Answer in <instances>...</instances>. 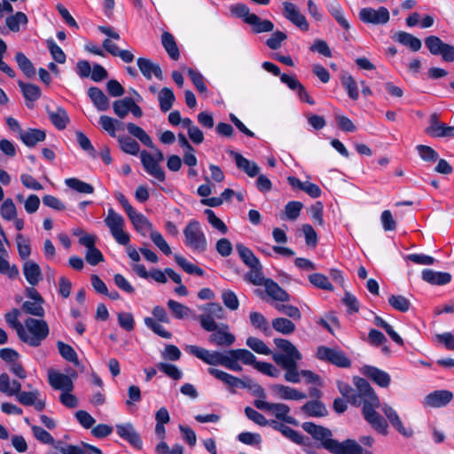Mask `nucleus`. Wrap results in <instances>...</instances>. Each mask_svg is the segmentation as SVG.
Segmentation results:
<instances>
[{"label": "nucleus", "instance_id": "1", "mask_svg": "<svg viewBox=\"0 0 454 454\" xmlns=\"http://www.w3.org/2000/svg\"><path fill=\"white\" fill-rule=\"evenodd\" d=\"M273 341L281 353L273 354L272 359L286 371L284 378L287 382L299 383L302 376L307 383L322 386L319 375L309 370L298 371V361L301 360L302 356L291 341L282 338H275Z\"/></svg>", "mask_w": 454, "mask_h": 454}, {"label": "nucleus", "instance_id": "2", "mask_svg": "<svg viewBox=\"0 0 454 454\" xmlns=\"http://www.w3.org/2000/svg\"><path fill=\"white\" fill-rule=\"evenodd\" d=\"M50 330L46 321L28 317L24 322L23 333L20 340L31 347H39L49 335Z\"/></svg>", "mask_w": 454, "mask_h": 454}, {"label": "nucleus", "instance_id": "3", "mask_svg": "<svg viewBox=\"0 0 454 454\" xmlns=\"http://www.w3.org/2000/svg\"><path fill=\"white\" fill-rule=\"evenodd\" d=\"M184 245L193 253L207 250V239L199 221L191 220L184 229Z\"/></svg>", "mask_w": 454, "mask_h": 454}, {"label": "nucleus", "instance_id": "4", "mask_svg": "<svg viewBox=\"0 0 454 454\" xmlns=\"http://www.w3.org/2000/svg\"><path fill=\"white\" fill-rule=\"evenodd\" d=\"M316 357L340 368H349L351 366L350 359L338 348L319 346L317 348Z\"/></svg>", "mask_w": 454, "mask_h": 454}, {"label": "nucleus", "instance_id": "5", "mask_svg": "<svg viewBox=\"0 0 454 454\" xmlns=\"http://www.w3.org/2000/svg\"><path fill=\"white\" fill-rule=\"evenodd\" d=\"M184 350L200 359L204 363L209 365H223L224 366L227 356L229 355V350L226 352H219V351H210L208 349L200 348L196 345H187L184 348Z\"/></svg>", "mask_w": 454, "mask_h": 454}, {"label": "nucleus", "instance_id": "6", "mask_svg": "<svg viewBox=\"0 0 454 454\" xmlns=\"http://www.w3.org/2000/svg\"><path fill=\"white\" fill-rule=\"evenodd\" d=\"M254 405L264 411L271 412L275 417L287 424L298 426L299 422L292 416H289L290 407L282 403H268L263 400H254Z\"/></svg>", "mask_w": 454, "mask_h": 454}, {"label": "nucleus", "instance_id": "7", "mask_svg": "<svg viewBox=\"0 0 454 454\" xmlns=\"http://www.w3.org/2000/svg\"><path fill=\"white\" fill-rule=\"evenodd\" d=\"M358 18L364 24L381 26L387 24L389 21L390 13L389 11L383 6L378 9L364 7L359 11Z\"/></svg>", "mask_w": 454, "mask_h": 454}, {"label": "nucleus", "instance_id": "8", "mask_svg": "<svg viewBox=\"0 0 454 454\" xmlns=\"http://www.w3.org/2000/svg\"><path fill=\"white\" fill-rule=\"evenodd\" d=\"M425 44L431 54L441 55L446 62L454 61V47L443 43L436 35H429L425 38Z\"/></svg>", "mask_w": 454, "mask_h": 454}, {"label": "nucleus", "instance_id": "9", "mask_svg": "<svg viewBox=\"0 0 454 454\" xmlns=\"http://www.w3.org/2000/svg\"><path fill=\"white\" fill-rule=\"evenodd\" d=\"M325 449L333 454H363L361 445L352 439H347L341 442L337 440L325 442Z\"/></svg>", "mask_w": 454, "mask_h": 454}, {"label": "nucleus", "instance_id": "10", "mask_svg": "<svg viewBox=\"0 0 454 454\" xmlns=\"http://www.w3.org/2000/svg\"><path fill=\"white\" fill-rule=\"evenodd\" d=\"M126 127L129 133L133 137H137L143 145L149 148L154 149L153 158L158 164L164 160V155L162 152L155 148L152 138L141 127L132 122L127 123Z\"/></svg>", "mask_w": 454, "mask_h": 454}, {"label": "nucleus", "instance_id": "11", "mask_svg": "<svg viewBox=\"0 0 454 454\" xmlns=\"http://www.w3.org/2000/svg\"><path fill=\"white\" fill-rule=\"evenodd\" d=\"M354 384L356 387L355 395L351 396V404L359 406L365 399H371L377 396L369 382L360 377H354Z\"/></svg>", "mask_w": 454, "mask_h": 454}, {"label": "nucleus", "instance_id": "12", "mask_svg": "<svg viewBox=\"0 0 454 454\" xmlns=\"http://www.w3.org/2000/svg\"><path fill=\"white\" fill-rule=\"evenodd\" d=\"M116 433L121 439L127 441L135 449H142L143 442L140 434L131 423L116 425Z\"/></svg>", "mask_w": 454, "mask_h": 454}, {"label": "nucleus", "instance_id": "13", "mask_svg": "<svg viewBox=\"0 0 454 454\" xmlns=\"http://www.w3.org/2000/svg\"><path fill=\"white\" fill-rule=\"evenodd\" d=\"M236 340V337L230 332L229 325L222 324V325L208 337V342L212 345L221 347H230Z\"/></svg>", "mask_w": 454, "mask_h": 454}, {"label": "nucleus", "instance_id": "14", "mask_svg": "<svg viewBox=\"0 0 454 454\" xmlns=\"http://www.w3.org/2000/svg\"><path fill=\"white\" fill-rule=\"evenodd\" d=\"M284 7V16L290 22L295 25L297 27L303 31H308L309 28V25L303 14L300 12L298 8L290 2L283 3Z\"/></svg>", "mask_w": 454, "mask_h": 454}, {"label": "nucleus", "instance_id": "15", "mask_svg": "<svg viewBox=\"0 0 454 454\" xmlns=\"http://www.w3.org/2000/svg\"><path fill=\"white\" fill-rule=\"evenodd\" d=\"M301 427L315 440L319 441L323 448H325V442L328 441H334V439L332 438V431L326 427L316 425L313 422H303Z\"/></svg>", "mask_w": 454, "mask_h": 454}, {"label": "nucleus", "instance_id": "16", "mask_svg": "<svg viewBox=\"0 0 454 454\" xmlns=\"http://www.w3.org/2000/svg\"><path fill=\"white\" fill-rule=\"evenodd\" d=\"M141 162L144 166L145 170L160 182H164L166 179L165 173L161 167L154 160L153 156L146 151L140 153Z\"/></svg>", "mask_w": 454, "mask_h": 454}, {"label": "nucleus", "instance_id": "17", "mask_svg": "<svg viewBox=\"0 0 454 454\" xmlns=\"http://www.w3.org/2000/svg\"><path fill=\"white\" fill-rule=\"evenodd\" d=\"M453 398L449 390H435L428 394L423 400L424 407L440 408L447 405Z\"/></svg>", "mask_w": 454, "mask_h": 454}, {"label": "nucleus", "instance_id": "18", "mask_svg": "<svg viewBox=\"0 0 454 454\" xmlns=\"http://www.w3.org/2000/svg\"><path fill=\"white\" fill-rule=\"evenodd\" d=\"M128 216L135 230L143 237L151 236V232L154 231L153 223L143 214L135 210Z\"/></svg>", "mask_w": 454, "mask_h": 454}, {"label": "nucleus", "instance_id": "19", "mask_svg": "<svg viewBox=\"0 0 454 454\" xmlns=\"http://www.w3.org/2000/svg\"><path fill=\"white\" fill-rule=\"evenodd\" d=\"M40 392L37 389L32 391H22L16 396L20 403L25 406H34L38 411H43L45 408V400L40 399Z\"/></svg>", "mask_w": 454, "mask_h": 454}, {"label": "nucleus", "instance_id": "20", "mask_svg": "<svg viewBox=\"0 0 454 454\" xmlns=\"http://www.w3.org/2000/svg\"><path fill=\"white\" fill-rule=\"evenodd\" d=\"M382 412L385 414L390 424L395 427L401 434L406 437L412 435L413 432L411 428H405L402 423V420L397 412L388 404L384 403L381 407Z\"/></svg>", "mask_w": 454, "mask_h": 454}, {"label": "nucleus", "instance_id": "21", "mask_svg": "<svg viewBox=\"0 0 454 454\" xmlns=\"http://www.w3.org/2000/svg\"><path fill=\"white\" fill-rule=\"evenodd\" d=\"M230 155L234 159L237 168L248 176L254 177L259 174L260 168L255 162L247 160L242 154L234 151H231Z\"/></svg>", "mask_w": 454, "mask_h": 454}, {"label": "nucleus", "instance_id": "22", "mask_svg": "<svg viewBox=\"0 0 454 454\" xmlns=\"http://www.w3.org/2000/svg\"><path fill=\"white\" fill-rule=\"evenodd\" d=\"M208 373L217 380L223 381L230 387H240L246 388L248 387L247 381H244L235 376H232L223 371L215 369V368H208Z\"/></svg>", "mask_w": 454, "mask_h": 454}, {"label": "nucleus", "instance_id": "23", "mask_svg": "<svg viewBox=\"0 0 454 454\" xmlns=\"http://www.w3.org/2000/svg\"><path fill=\"white\" fill-rule=\"evenodd\" d=\"M422 279L434 286H443L451 281V275L448 272L434 271L430 269H425L421 274Z\"/></svg>", "mask_w": 454, "mask_h": 454}, {"label": "nucleus", "instance_id": "24", "mask_svg": "<svg viewBox=\"0 0 454 454\" xmlns=\"http://www.w3.org/2000/svg\"><path fill=\"white\" fill-rule=\"evenodd\" d=\"M137 67L147 80H150L153 74H154V76L159 80H163V74L160 67L158 64H154L149 59L139 58L137 59Z\"/></svg>", "mask_w": 454, "mask_h": 454}, {"label": "nucleus", "instance_id": "25", "mask_svg": "<svg viewBox=\"0 0 454 454\" xmlns=\"http://www.w3.org/2000/svg\"><path fill=\"white\" fill-rule=\"evenodd\" d=\"M273 392L282 400H303L307 395L296 388L282 384H275L271 387Z\"/></svg>", "mask_w": 454, "mask_h": 454}, {"label": "nucleus", "instance_id": "26", "mask_svg": "<svg viewBox=\"0 0 454 454\" xmlns=\"http://www.w3.org/2000/svg\"><path fill=\"white\" fill-rule=\"evenodd\" d=\"M362 372L381 387H387L390 383L389 374L376 367L365 365L363 367Z\"/></svg>", "mask_w": 454, "mask_h": 454}, {"label": "nucleus", "instance_id": "27", "mask_svg": "<svg viewBox=\"0 0 454 454\" xmlns=\"http://www.w3.org/2000/svg\"><path fill=\"white\" fill-rule=\"evenodd\" d=\"M49 383L54 389L64 392H70L74 387L70 377L58 372H49Z\"/></svg>", "mask_w": 454, "mask_h": 454}, {"label": "nucleus", "instance_id": "28", "mask_svg": "<svg viewBox=\"0 0 454 454\" xmlns=\"http://www.w3.org/2000/svg\"><path fill=\"white\" fill-rule=\"evenodd\" d=\"M23 274L26 280L32 286H36L43 279L40 266L33 261H27L24 262Z\"/></svg>", "mask_w": 454, "mask_h": 454}, {"label": "nucleus", "instance_id": "29", "mask_svg": "<svg viewBox=\"0 0 454 454\" xmlns=\"http://www.w3.org/2000/svg\"><path fill=\"white\" fill-rule=\"evenodd\" d=\"M0 392L8 396H18L21 391V383L18 380L11 382L10 377L6 372L0 374Z\"/></svg>", "mask_w": 454, "mask_h": 454}, {"label": "nucleus", "instance_id": "30", "mask_svg": "<svg viewBox=\"0 0 454 454\" xmlns=\"http://www.w3.org/2000/svg\"><path fill=\"white\" fill-rule=\"evenodd\" d=\"M263 286L265 287L266 294L274 301H290V295L286 293V291L280 287V286L272 279H266V283Z\"/></svg>", "mask_w": 454, "mask_h": 454}, {"label": "nucleus", "instance_id": "31", "mask_svg": "<svg viewBox=\"0 0 454 454\" xmlns=\"http://www.w3.org/2000/svg\"><path fill=\"white\" fill-rule=\"evenodd\" d=\"M393 39L412 51H419L422 47V43L418 37L404 31L395 33Z\"/></svg>", "mask_w": 454, "mask_h": 454}, {"label": "nucleus", "instance_id": "32", "mask_svg": "<svg viewBox=\"0 0 454 454\" xmlns=\"http://www.w3.org/2000/svg\"><path fill=\"white\" fill-rule=\"evenodd\" d=\"M46 134L38 129L20 130V138L28 147L35 146L37 143L44 141Z\"/></svg>", "mask_w": 454, "mask_h": 454}, {"label": "nucleus", "instance_id": "33", "mask_svg": "<svg viewBox=\"0 0 454 454\" xmlns=\"http://www.w3.org/2000/svg\"><path fill=\"white\" fill-rule=\"evenodd\" d=\"M301 410L308 417L322 418L328 414L325 405L318 400L309 401L303 404Z\"/></svg>", "mask_w": 454, "mask_h": 454}, {"label": "nucleus", "instance_id": "34", "mask_svg": "<svg viewBox=\"0 0 454 454\" xmlns=\"http://www.w3.org/2000/svg\"><path fill=\"white\" fill-rule=\"evenodd\" d=\"M88 96L98 111H106L109 108L110 101L99 88H90L88 90Z\"/></svg>", "mask_w": 454, "mask_h": 454}, {"label": "nucleus", "instance_id": "35", "mask_svg": "<svg viewBox=\"0 0 454 454\" xmlns=\"http://www.w3.org/2000/svg\"><path fill=\"white\" fill-rule=\"evenodd\" d=\"M47 113L52 124L58 129H66L67 123L69 122V117L64 108L58 106L56 111H51L47 108Z\"/></svg>", "mask_w": 454, "mask_h": 454}, {"label": "nucleus", "instance_id": "36", "mask_svg": "<svg viewBox=\"0 0 454 454\" xmlns=\"http://www.w3.org/2000/svg\"><path fill=\"white\" fill-rule=\"evenodd\" d=\"M161 43L168 54L169 58L177 60L180 57L179 49L174 36L169 32H163L161 35Z\"/></svg>", "mask_w": 454, "mask_h": 454}, {"label": "nucleus", "instance_id": "37", "mask_svg": "<svg viewBox=\"0 0 454 454\" xmlns=\"http://www.w3.org/2000/svg\"><path fill=\"white\" fill-rule=\"evenodd\" d=\"M158 101L160 108L163 113L169 111L176 101L173 90L168 87L162 88L158 94Z\"/></svg>", "mask_w": 454, "mask_h": 454}, {"label": "nucleus", "instance_id": "38", "mask_svg": "<svg viewBox=\"0 0 454 454\" xmlns=\"http://www.w3.org/2000/svg\"><path fill=\"white\" fill-rule=\"evenodd\" d=\"M249 268V271L245 275V279L254 286H264L267 278L263 276L261 262Z\"/></svg>", "mask_w": 454, "mask_h": 454}, {"label": "nucleus", "instance_id": "39", "mask_svg": "<svg viewBox=\"0 0 454 454\" xmlns=\"http://www.w3.org/2000/svg\"><path fill=\"white\" fill-rule=\"evenodd\" d=\"M340 82L342 86L347 90V93L350 98L356 100L359 97L357 83L352 75L348 73H343L340 75Z\"/></svg>", "mask_w": 454, "mask_h": 454}, {"label": "nucleus", "instance_id": "40", "mask_svg": "<svg viewBox=\"0 0 454 454\" xmlns=\"http://www.w3.org/2000/svg\"><path fill=\"white\" fill-rule=\"evenodd\" d=\"M249 320L251 325L264 333L265 335H270L271 330L267 318L259 312H251L249 314Z\"/></svg>", "mask_w": 454, "mask_h": 454}, {"label": "nucleus", "instance_id": "41", "mask_svg": "<svg viewBox=\"0 0 454 454\" xmlns=\"http://www.w3.org/2000/svg\"><path fill=\"white\" fill-rule=\"evenodd\" d=\"M247 24L253 27V30L255 33L270 32L274 28V25L270 20H262L256 14L248 17Z\"/></svg>", "mask_w": 454, "mask_h": 454}, {"label": "nucleus", "instance_id": "42", "mask_svg": "<svg viewBox=\"0 0 454 454\" xmlns=\"http://www.w3.org/2000/svg\"><path fill=\"white\" fill-rule=\"evenodd\" d=\"M272 327L284 335L292 334L295 331V325L286 317H277L271 322Z\"/></svg>", "mask_w": 454, "mask_h": 454}, {"label": "nucleus", "instance_id": "43", "mask_svg": "<svg viewBox=\"0 0 454 454\" xmlns=\"http://www.w3.org/2000/svg\"><path fill=\"white\" fill-rule=\"evenodd\" d=\"M27 21L28 20L27 15L21 12H18L5 19L7 27L12 32H19L20 30V26H26Z\"/></svg>", "mask_w": 454, "mask_h": 454}, {"label": "nucleus", "instance_id": "44", "mask_svg": "<svg viewBox=\"0 0 454 454\" xmlns=\"http://www.w3.org/2000/svg\"><path fill=\"white\" fill-rule=\"evenodd\" d=\"M106 225L109 228L111 232L117 231L118 229L123 228L124 219L123 217L116 213L112 207L107 210V215L104 220Z\"/></svg>", "mask_w": 454, "mask_h": 454}, {"label": "nucleus", "instance_id": "45", "mask_svg": "<svg viewBox=\"0 0 454 454\" xmlns=\"http://www.w3.org/2000/svg\"><path fill=\"white\" fill-rule=\"evenodd\" d=\"M236 250L241 258L242 262L248 267H251L253 265L259 264L260 261L258 258L254 255L253 251L244 246L241 243H239L236 245Z\"/></svg>", "mask_w": 454, "mask_h": 454}, {"label": "nucleus", "instance_id": "46", "mask_svg": "<svg viewBox=\"0 0 454 454\" xmlns=\"http://www.w3.org/2000/svg\"><path fill=\"white\" fill-rule=\"evenodd\" d=\"M65 184L70 189L80 193L91 194L94 192V188L91 184L75 177L67 178Z\"/></svg>", "mask_w": 454, "mask_h": 454}, {"label": "nucleus", "instance_id": "47", "mask_svg": "<svg viewBox=\"0 0 454 454\" xmlns=\"http://www.w3.org/2000/svg\"><path fill=\"white\" fill-rule=\"evenodd\" d=\"M18 84L27 100L34 102L41 97V89L37 85L26 83L21 81Z\"/></svg>", "mask_w": 454, "mask_h": 454}, {"label": "nucleus", "instance_id": "48", "mask_svg": "<svg viewBox=\"0 0 454 454\" xmlns=\"http://www.w3.org/2000/svg\"><path fill=\"white\" fill-rule=\"evenodd\" d=\"M15 60L20 67V69L24 73V74L31 78L35 74V69L32 62L26 57V55L22 52H17L15 55Z\"/></svg>", "mask_w": 454, "mask_h": 454}, {"label": "nucleus", "instance_id": "49", "mask_svg": "<svg viewBox=\"0 0 454 454\" xmlns=\"http://www.w3.org/2000/svg\"><path fill=\"white\" fill-rule=\"evenodd\" d=\"M328 11L336 21L345 29H349L350 26L347 19L344 17L343 10L337 1L329 4Z\"/></svg>", "mask_w": 454, "mask_h": 454}, {"label": "nucleus", "instance_id": "50", "mask_svg": "<svg viewBox=\"0 0 454 454\" xmlns=\"http://www.w3.org/2000/svg\"><path fill=\"white\" fill-rule=\"evenodd\" d=\"M230 354L235 356V358H239L244 364L253 365L256 369V364L259 362L256 361L255 356L249 350L245 348L230 349Z\"/></svg>", "mask_w": 454, "mask_h": 454}, {"label": "nucleus", "instance_id": "51", "mask_svg": "<svg viewBox=\"0 0 454 454\" xmlns=\"http://www.w3.org/2000/svg\"><path fill=\"white\" fill-rule=\"evenodd\" d=\"M121 149L129 154L137 155L139 153V144L127 136H121L118 137Z\"/></svg>", "mask_w": 454, "mask_h": 454}, {"label": "nucleus", "instance_id": "52", "mask_svg": "<svg viewBox=\"0 0 454 454\" xmlns=\"http://www.w3.org/2000/svg\"><path fill=\"white\" fill-rule=\"evenodd\" d=\"M168 307L177 319L188 317L192 313L190 308L174 300L168 301Z\"/></svg>", "mask_w": 454, "mask_h": 454}, {"label": "nucleus", "instance_id": "53", "mask_svg": "<svg viewBox=\"0 0 454 454\" xmlns=\"http://www.w3.org/2000/svg\"><path fill=\"white\" fill-rule=\"evenodd\" d=\"M377 432L386 435L387 434V422L379 412L371 414L369 418L365 419Z\"/></svg>", "mask_w": 454, "mask_h": 454}, {"label": "nucleus", "instance_id": "54", "mask_svg": "<svg viewBox=\"0 0 454 454\" xmlns=\"http://www.w3.org/2000/svg\"><path fill=\"white\" fill-rule=\"evenodd\" d=\"M57 347L60 356L68 362L74 363V364H79L78 356L75 350L68 344L63 341H58Z\"/></svg>", "mask_w": 454, "mask_h": 454}, {"label": "nucleus", "instance_id": "55", "mask_svg": "<svg viewBox=\"0 0 454 454\" xmlns=\"http://www.w3.org/2000/svg\"><path fill=\"white\" fill-rule=\"evenodd\" d=\"M43 302V301H26L22 304V309L29 315H33L35 317H43L44 316V309L43 308L42 304Z\"/></svg>", "mask_w": 454, "mask_h": 454}, {"label": "nucleus", "instance_id": "56", "mask_svg": "<svg viewBox=\"0 0 454 454\" xmlns=\"http://www.w3.org/2000/svg\"><path fill=\"white\" fill-rule=\"evenodd\" d=\"M246 344L253 349L254 352L261 355H272L274 353L268 348V346L260 339L256 337H248L246 340Z\"/></svg>", "mask_w": 454, "mask_h": 454}, {"label": "nucleus", "instance_id": "57", "mask_svg": "<svg viewBox=\"0 0 454 454\" xmlns=\"http://www.w3.org/2000/svg\"><path fill=\"white\" fill-rule=\"evenodd\" d=\"M99 124L112 137H115L116 125H122V122L107 115H102L99 118Z\"/></svg>", "mask_w": 454, "mask_h": 454}, {"label": "nucleus", "instance_id": "58", "mask_svg": "<svg viewBox=\"0 0 454 454\" xmlns=\"http://www.w3.org/2000/svg\"><path fill=\"white\" fill-rule=\"evenodd\" d=\"M174 258L176 262L187 273L203 276L204 270L201 268L189 262L184 256L175 254Z\"/></svg>", "mask_w": 454, "mask_h": 454}, {"label": "nucleus", "instance_id": "59", "mask_svg": "<svg viewBox=\"0 0 454 454\" xmlns=\"http://www.w3.org/2000/svg\"><path fill=\"white\" fill-rule=\"evenodd\" d=\"M145 325L151 329L154 333L164 339H170L172 334L170 332L165 330V328L159 324L154 318L145 317L144 319Z\"/></svg>", "mask_w": 454, "mask_h": 454}, {"label": "nucleus", "instance_id": "60", "mask_svg": "<svg viewBox=\"0 0 454 454\" xmlns=\"http://www.w3.org/2000/svg\"><path fill=\"white\" fill-rule=\"evenodd\" d=\"M19 309H14L11 312L5 314V320L6 323L16 331L17 335L20 338V336L23 333L24 324H21L19 321Z\"/></svg>", "mask_w": 454, "mask_h": 454}, {"label": "nucleus", "instance_id": "61", "mask_svg": "<svg viewBox=\"0 0 454 454\" xmlns=\"http://www.w3.org/2000/svg\"><path fill=\"white\" fill-rule=\"evenodd\" d=\"M1 216L8 221L13 220L17 215V208L12 199H6L0 207Z\"/></svg>", "mask_w": 454, "mask_h": 454}, {"label": "nucleus", "instance_id": "62", "mask_svg": "<svg viewBox=\"0 0 454 454\" xmlns=\"http://www.w3.org/2000/svg\"><path fill=\"white\" fill-rule=\"evenodd\" d=\"M388 303L395 309L401 312L408 311L411 307L410 301L403 295H390L388 298Z\"/></svg>", "mask_w": 454, "mask_h": 454}, {"label": "nucleus", "instance_id": "63", "mask_svg": "<svg viewBox=\"0 0 454 454\" xmlns=\"http://www.w3.org/2000/svg\"><path fill=\"white\" fill-rule=\"evenodd\" d=\"M131 98H124L122 99L115 100L113 104V109L114 114L121 119L126 117L129 112V105L131 103Z\"/></svg>", "mask_w": 454, "mask_h": 454}, {"label": "nucleus", "instance_id": "64", "mask_svg": "<svg viewBox=\"0 0 454 454\" xmlns=\"http://www.w3.org/2000/svg\"><path fill=\"white\" fill-rule=\"evenodd\" d=\"M309 282L323 290L332 291L333 289V285L328 280L327 277L321 273H314L309 276Z\"/></svg>", "mask_w": 454, "mask_h": 454}]
</instances>
